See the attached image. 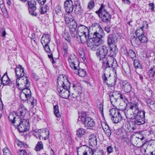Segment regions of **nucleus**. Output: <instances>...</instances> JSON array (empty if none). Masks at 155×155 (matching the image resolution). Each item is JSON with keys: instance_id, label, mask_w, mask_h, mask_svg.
<instances>
[{"instance_id": "1", "label": "nucleus", "mask_w": 155, "mask_h": 155, "mask_svg": "<svg viewBox=\"0 0 155 155\" xmlns=\"http://www.w3.org/2000/svg\"><path fill=\"white\" fill-rule=\"evenodd\" d=\"M24 70V68L20 65L16 66L15 69L17 78L16 83L18 87H19L21 84V85L24 84L26 85V87L29 86L30 83L28 78L26 77H24L25 74Z\"/></svg>"}, {"instance_id": "2", "label": "nucleus", "mask_w": 155, "mask_h": 155, "mask_svg": "<svg viewBox=\"0 0 155 155\" xmlns=\"http://www.w3.org/2000/svg\"><path fill=\"white\" fill-rule=\"evenodd\" d=\"M124 113L123 110L112 108L110 110L109 114L113 122L114 123H118L122 119V114Z\"/></svg>"}, {"instance_id": "3", "label": "nucleus", "mask_w": 155, "mask_h": 155, "mask_svg": "<svg viewBox=\"0 0 155 155\" xmlns=\"http://www.w3.org/2000/svg\"><path fill=\"white\" fill-rule=\"evenodd\" d=\"M138 106L139 104L137 103H129L128 104L129 109L127 110V112L126 110L123 111V113H124L127 118L130 119L132 118L133 115L134 117L139 108Z\"/></svg>"}, {"instance_id": "4", "label": "nucleus", "mask_w": 155, "mask_h": 155, "mask_svg": "<svg viewBox=\"0 0 155 155\" xmlns=\"http://www.w3.org/2000/svg\"><path fill=\"white\" fill-rule=\"evenodd\" d=\"M57 90H60L63 88L69 87L71 84L66 76L61 74L58 76L57 79Z\"/></svg>"}, {"instance_id": "5", "label": "nucleus", "mask_w": 155, "mask_h": 155, "mask_svg": "<svg viewBox=\"0 0 155 155\" xmlns=\"http://www.w3.org/2000/svg\"><path fill=\"white\" fill-rule=\"evenodd\" d=\"M145 112L144 110H139L138 108L134 117L135 124L140 125L145 123Z\"/></svg>"}, {"instance_id": "6", "label": "nucleus", "mask_w": 155, "mask_h": 155, "mask_svg": "<svg viewBox=\"0 0 155 155\" xmlns=\"http://www.w3.org/2000/svg\"><path fill=\"white\" fill-rule=\"evenodd\" d=\"M26 85H20L18 88L22 90L20 94V98L22 100L26 101L29 100L31 98V92L29 88V86L26 87Z\"/></svg>"}, {"instance_id": "7", "label": "nucleus", "mask_w": 155, "mask_h": 155, "mask_svg": "<svg viewBox=\"0 0 155 155\" xmlns=\"http://www.w3.org/2000/svg\"><path fill=\"white\" fill-rule=\"evenodd\" d=\"M109 47L106 45L101 46L99 48H97L96 55L99 58L100 60L105 58L108 54Z\"/></svg>"}, {"instance_id": "8", "label": "nucleus", "mask_w": 155, "mask_h": 155, "mask_svg": "<svg viewBox=\"0 0 155 155\" xmlns=\"http://www.w3.org/2000/svg\"><path fill=\"white\" fill-rule=\"evenodd\" d=\"M29 120L28 119H23L19 122H18L16 124L17 125L18 129L19 131L21 132L27 131L29 128Z\"/></svg>"}, {"instance_id": "9", "label": "nucleus", "mask_w": 155, "mask_h": 155, "mask_svg": "<svg viewBox=\"0 0 155 155\" xmlns=\"http://www.w3.org/2000/svg\"><path fill=\"white\" fill-rule=\"evenodd\" d=\"M101 41L96 40L94 38H91L87 40V45L88 47L91 48L92 50H95L97 49V47L100 45L99 43H101Z\"/></svg>"}, {"instance_id": "10", "label": "nucleus", "mask_w": 155, "mask_h": 155, "mask_svg": "<svg viewBox=\"0 0 155 155\" xmlns=\"http://www.w3.org/2000/svg\"><path fill=\"white\" fill-rule=\"evenodd\" d=\"M9 120L13 125L16 124L21 120V118L17 113L12 112L10 113L8 116Z\"/></svg>"}, {"instance_id": "11", "label": "nucleus", "mask_w": 155, "mask_h": 155, "mask_svg": "<svg viewBox=\"0 0 155 155\" xmlns=\"http://www.w3.org/2000/svg\"><path fill=\"white\" fill-rule=\"evenodd\" d=\"M28 4L29 6L28 10L29 13L32 16H36L37 14L35 12L36 7V2L34 0H31L28 2Z\"/></svg>"}, {"instance_id": "12", "label": "nucleus", "mask_w": 155, "mask_h": 155, "mask_svg": "<svg viewBox=\"0 0 155 155\" xmlns=\"http://www.w3.org/2000/svg\"><path fill=\"white\" fill-rule=\"evenodd\" d=\"M85 119L86 120L82 123V124L84 125V127L85 128L89 129L94 127L95 122L93 119L88 117Z\"/></svg>"}, {"instance_id": "13", "label": "nucleus", "mask_w": 155, "mask_h": 155, "mask_svg": "<svg viewBox=\"0 0 155 155\" xmlns=\"http://www.w3.org/2000/svg\"><path fill=\"white\" fill-rule=\"evenodd\" d=\"M101 18L102 21L105 23H110L111 15L105 9H104L101 14Z\"/></svg>"}, {"instance_id": "14", "label": "nucleus", "mask_w": 155, "mask_h": 155, "mask_svg": "<svg viewBox=\"0 0 155 155\" xmlns=\"http://www.w3.org/2000/svg\"><path fill=\"white\" fill-rule=\"evenodd\" d=\"M38 137L39 139L46 140L48 138L49 135V132L46 129H40L38 130Z\"/></svg>"}, {"instance_id": "15", "label": "nucleus", "mask_w": 155, "mask_h": 155, "mask_svg": "<svg viewBox=\"0 0 155 155\" xmlns=\"http://www.w3.org/2000/svg\"><path fill=\"white\" fill-rule=\"evenodd\" d=\"M107 76L106 74L105 73H104V74L102 76V78L103 79L104 83H106L107 86L108 87H113L115 85V83L117 81V78H114L111 79L110 80H109L108 82H107Z\"/></svg>"}, {"instance_id": "16", "label": "nucleus", "mask_w": 155, "mask_h": 155, "mask_svg": "<svg viewBox=\"0 0 155 155\" xmlns=\"http://www.w3.org/2000/svg\"><path fill=\"white\" fill-rule=\"evenodd\" d=\"M69 87H67L63 88V89H61V90H57L59 93L60 96L63 98L67 99L70 95V92L69 91Z\"/></svg>"}, {"instance_id": "17", "label": "nucleus", "mask_w": 155, "mask_h": 155, "mask_svg": "<svg viewBox=\"0 0 155 155\" xmlns=\"http://www.w3.org/2000/svg\"><path fill=\"white\" fill-rule=\"evenodd\" d=\"M114 59V58L113 57H106L101 60L102 61V62L103 64H106V67L104 69V72L108 68H111V66L112 64L113 60Z\"/></svg>"}, {"instance_id": "18", "label": "nucleus", "mask_w": 155, "mask_h": 155, "mask_svg": "<svg viewBox=\"0 0 155 155\" xmlns=\"http://www.w3.org/2000/svg\"><path fill=\"white\" fill-rule=\"evenodd\" d=\"M74 5L72 1H66L64 2V8L65 11L68 13L71 12L74 9Z\"/></svg>"}, {"instance_id": "19", "label": "nucleus", "mask_w": 155, "mask_h": 155, "mask_svg": "<svg viewBox=\"0 0 155 155\" xmlns=\"http://www.w3.org/2000/svg\"><path fill=\"white\" fill-rule=\"evenodd\" d=\"M5 73L1 78L3 82V84L5 86L9 85L10 86L14 87L15 81H11L7 74Z\"/></svg>"}, {"instance_id": "20", "label": "nucleus", "mask_w": 155, "mask_h": 155, "mask_svg": "<svg viewBox=\"0 0 155 155\" xmlns=\"http://www.w3.org/2000/svg\"><path fill=\"white\" fill-rule=\"evenodd\" d=\"M147 78L151 81H154L155 80V66H151L150 69L147 72Z\"/></svg>"}, {"instance_id": "21", "label": "nucleus", "mask_w": 155, "mask_h": 155, "mask_svg": "<svg viewBox=\"0 0 155 155\" xmlns=\"http://www.w3.org/2000/svg\"><path fill=\"white\" fill-rule=\"evenodd\" d=\"M104 35L103 33V30L102 29V31H100L99 30H96V31L94 33L93 38L96 39V40L101 41V42L99 43L100 45L102 44L104 42V41L102 40L101 38L103 37Z\"/></svg>"}, {"instance_id": "22", "label": "nucleus", "mask_w": 155, "mask_h": 155, "mask_svg": "<svg viewBox=\"0 0 155 155\" xmlns=\"http://www.w3.org/2000/svg\"><path fill=\"white\" fill-rule=\"evenodd\" d=\"M89 30L87 27L84 25H81L77 27V32L78 35L82 34H88Z\"/></svg>"}, {"instance_id": "23", "label": "nucleus", "mask_w": 155, "mask_h": 155, "mask_svg": "<svg viewBox=\"0 0 155 155\" xmlns=\"http://www.w3.org/2000/svg\"><path fill=\"white\" fill-rule=\"evenodd\" d=\"M121 87L124 91L127 93L130 92L132 89L131 85L127 81H124L122 82Z\"/></svg>"}, {"instance_id": "24", "label": "nucleus", "mask_w": 155, "mask_h": 155, "mask_svg": "<svg viewBox=\"0 0 155 155\" xmlns=\"http://www.w3.org/2000/svg\"><path fill=\"white\" fill-rule=\"evenodd\" d=\"M120 92L119 91H114L113 94L110 95V101L111 103L115 102L117 101V100L119 98L120 94Z\"/></svg>"}, {"instance_id": "25", "label": "nucleus", "mask_w": 155, "mask_h": 155, "mask_svg": "<svg viewBox=\"0 0 155 155\" xmlns=\"http://www.w3.org/2000/svg\"><path fill=\"white\" fill-rule=\"evenodd\" d=\"M117 38L114 35H109L107 40L108 46L110 47L112 45L114 47L115 46L114 44L117 42Z\"/></svg>"}, {"instance_id": "26", "label": "nucleus", "mask_w": 155, "mask_h": 155, "mask_svg": "<svg viewBox=\"0 0 155 155\" xmlns=\"http://www.w3.org/2000/svg\"><path fill=\"white\" fill-rule=\"evenodd\" d=\"M50 40L51 38L49 35L44 34L42 37L41 41L43 45H46L50 43Z\"/></svg>"}, {"instance_id": "27", "label": "nucleus", "mask_w": 155, "mask_h": 155, "mask_svg": "<svg viewBox=\"0 0 155 155\" xmlns=\"http://www.w3.org/2000/svg\"><path fill=\"white\" fill-rule=\"evenodd\" d=\"M118 52V49L116 46H114L113 48L112 47H109V50L108 55V57H113L115 56Z\"/></svg>"}, {"instance_id": "28", "label": "nucleus", "mask_w": 155, "mask_h": 155, "mask_svg": "<svg viewBox=\"0 0 155 155\" xmlns=\"http://www.w3.org/2000/svg\"><path fill=\"white\" fill-rule=\"evenodd\" d=\"M145 101L147 106L155 112V102L150 98L146 99Z\"/></svg>"}, {"instance_id": "29", "label": "nucleus", "mask_w": 155, "mask_h": 155, "mask_svg": "<svg viewBox=\"0 0 155 155\" xmlns=\"http://www.w3.org/2000/svg\"><path fill=\"white\" fill-rule=\"evenodd\" d=\"M88 149L90 153L92 152L91 155H104V152L102 150L92 149L88 147H87V149Z\"/></svg>"}, {"instance_id": "30", "label": "nucleus", "mask_w": 155, "mask_h": 155, "mask_svg": "<svg viewBox=\"0 0 155 155\" xmlns=\"http://www.w3.org/2000/svg\"><path fill=\"white\" fill-rule=\"evenodd\" d=\"M89 143L91 146H95L97 145V139L96 136L92 135L89 137Z\"/></svg>"}, {"instance_id": "31", "label": "nucleus", "mask_w": 155, "mask_h": 155, "mask_svg": "<svg viewBox=\"0 0 155 155\" xmlns=\"http://www.w3.org/2000/svg\"><path fill=\"white\" fill-rule=\"evenodd\" d=\"M68 61L70 63V66L72 69L74 70H77L78 69L77 67L78 66V62L77 61H74L72 60V57H70Z\"/></svg>"}, {"instance_id": "32", "label": "nucleus", "mask_w": 155, "mask_h": 155, "mask_svg": "<svg viewBox=\"0 0 155 155\" xmlns=\"http://www.w3.org/2000/svg\"><path fill=\"white\" fill-rule=\"evenodd\" d=\"M77 27V24L76 21H72L69 25L70 31L72 33L76 31Z\"/></svg>"}, {"instance_id": "33", "label": "nucleus", "mask_w": 155, "mask_h": 155, "mask_svg": "<svg viewBox=\"0 0 155 155\" xmlns=\"http://www.w3.org/2000/svg\"><path fill=\"white\" fill-rule=\"evenodd\" d=\"M126 130L127 131L132 132L135 129L133 124H131L130 123H127L125 126Z\"/></svg>"}, {"instance_id": "34", "label": "nucleus", "mask_w": 155, "mask_h": 155, "mask_svg": "<svg viewBox=\"0 0 155 155\" xmlns=\"http://www.w3.org/2000/svg\"><path fill=\"white\" fill-rule=\"evenodd\" d=\"M89 33L88 34H84L81 35H78L80 38L81 41L82 43H84L86 42L89 37Z\"/></svg>"}, {"instance_id": "35", "label": "nucleus", "mask_w": 155, "mask_h": 155, "mask_svg": "<svg viewBox=\"0 0 155 155\" xmlns=\"http://www.w3.org/2000/svg\"><path fill=\"white\" fill-rule=\"evenodd\" d=\"M62 48L64 53V57H66L68 54V46L66 42H64L63 43Z\"/></svg>"}, {"instance_id": "36", "label": "nucleus", "mask_w": 155, "mask_h": 155, "mask_svg": "<svg viewBox=\"0 0 155 155\" xmlns=\"http://www.w3.org/2000/svg\"><path fill=\"white\" fill-rule=\"evenodd\" d=\"M56 14L59 16V18H61L63 15V14L61 10V7L59 6H57L55 8Z\"/></svg>"}, {"instance_id": "37", "label": "nucleus", "mask_w": 155, "mask_h": 155, "mask_svg": "<svg viewBox=\"0 0 155 155\" xmlns=\"http://www.w3.org/2000/svg\"><path fill=\"white\" fill-rule=\"evenodd\" d=\"M142 148L141 149V152L143 153L144 155H150V152L147 149V147H144L143 144H142Z\"/></svg>"}, {"instance_id": "38", "label": "nucleus", "mask_w": 155, "mask_h": 155, "mask_svg": "<svg viewBox=\"0 0 155 155\" xmlns=\"http://www.w3.org/2000/svg\"><path fill=\"white\" fill-rule=\"evenodd\" d=\"M135 34L137 38L141 36L142 35H143V29L142 28H140V27L138 28L136 31Z\"/></svg>"}, {"instance_id": "39", "label": "nucleus", "mask_w": 155, "mask_h": 155, "mask_svg": "<svg viewBox=\"0 0 155 155\" xmlns=\"http://www.w3.org/2000/svg\"><path fill=\"white\" fill-rule=\"evenodd\" d=\"M81 117H79L78 119V120L79 121H81V123L83 122L87 118L86 112L84 111H82L81 113Z\"/></svg>"}, {"instance_id": "40", "label": "nucleus", "mask_w": 155, "mask_h": 155, "mask_svg": "<svg viewBox=\"0 0 155 155\" xmlns=\"http://www.w3.org/2000/svg\"><path fill=\"white\" fill-rule=\"evenodd\" d=\"M85 133V130L83 128H80L77 130L76 134L78 137H80L84 135Z\"/></svg>"}, {"instance_id": "41", "label": "nucleus", "mask_w": 155, "mask_h": 155, "mask_svg": "<svg viewBox=\"0 0 155 155\" xmlns=\"http://www.w3.org/2000/svg\"><path fill=\"white\" fill-rule=\"evenodd\" d=\"M83 10L81 5L74 8V12L77 15L81 14Z\"/></svg>"}, {"instance_id": "42", "label": "nucleus", "mask_w": 155, "mask_h": 155, "mask_svg": "<svg viewBox=\"0 0 155 155\" xmlns=\"http://www.w3.org/2000/svg\"><path fill=\"white\" fill-rule=\"evenodd\" d=\"M134 67L136 69L139 68L142 69V65L139 63V61L137 60H134Z\"/></svg>"}, {"instance_id": "43", "label": "nucleus", "mask_w": 155, "mask_h": 155, "mask_svg": "<svg viewBox=\"0 0 155 155\" xmlns=\"http://www.w3.org/2000/svg\"><path fill=\"white\" fill-rule=\"evenodd\" d=\"M139 41L142 43H145L148 41L147 37L144 34L138 38Z\"/></svg>"}, {"instance_id": "44", "label": "nucleus", "mask_w": 155, "mask_h": 155, "mask_svg": "<svg viewBox=\"0 0 155 155\" xmlns=\"http://www.w3.org/2000/svg\"><path fill=\"white\" fill-rule=\"evenodd\" d=\"M54 113L56 116L58 117H59L60 116V115L59 113V110L58 109V105H56L54 106Z\"/></svg>"}, {"instance_id": "45", "label": "nucleus", "mask_w": 155, "mask_h": 155, "mask_svg": "<svg viewBox=\"0 0 155 155\" xmlns=\"http://www.w3.org/2000/svg\"><path fill=\"white\" fill-rule=\"evenodd\" d=\"M77 70V74L80 76L84 77L86 75V72L84 70L78 69Z\"/></svg>"}, {"instance_id": "46", "label": "nucleus", "mask_w": 155, "mask_h": 155, "mask_svg": "<svg viewBox=\"0 0 155 155\" xmlns=\"http://www.w3.org/2000/svg\"><path fill=\"white\" fill-rule=\"evenodd\" d=\"M43 144L41 141H40L38 142L37 145L35 147V150L37 151H39L40 150L43 148Z\"/></svg>"}, {"instance_id": "47", "label": "nucleus", "mask_w": 155, "mask_h": 155, "mask_svg": "<svg viewBox=\"0 0 155 155\" xmlns=\"http://www.w3.org/2000/svg\"><path fill=\"white\" fill-rule=\"evenodd\" d=\"M91 26L93 28H95L96 30H99L101 31H102V29L101 25L97 23H96L92 24Z\"/></svg>"}, {"instance_id": "48", "label": "nucleus", "mask_w": 155, "mask_h": 155, "mask_svg": "<svg viewBox=\"0 0 155 155\" xmlns=\"http://www.w3.org/2000/svg\"><path fill=\"white\" fill-rule=\"evenodd\" d=\"M133 59H134L136 57V55L132 49H130L128 51V56Z\"/></svg>"}, {"instance_id": "49", "label": "nucleus", "mask_w": 155, "mask_h": 155, "mask_svg": "<svg viewBox=\"0 0 155 155\" xmlns=\"http://www.w3.org/2000/svg\"><path fill=\"white\" fill-rule=\"evenodd\" d=\"M64 18L65 21L67 24H68L69 20H71V21L73 20V18L71 17L70 14L69 13L66 14L64 15Z\"/></svg>"}, {"instance_id": "50", "label": "nucleus", "mask_w": 155, "mask_h": 155, "mask_svg": "<svg viewBox=\"0 0 155 155\" xmlns=\"http://www.w3.org/2000/svg\"><path fill=\"white\" fill-rule=\"evenodd\" d=\"M3 155H12L9 149L6 147L4 148L3 150Z\"/></svg>"}, {"instance_id": "51", "label": "nucleus", "mask_w": 155, "mask_h": 155, "mask_svg": "<svg viewBox=\"0 0 155 155\" xmlns=\"http://www.w3.org/2000/svg\"><path fill=\"white\" fill-rule=\"evenodd\" d=\"M104 6L103 4H102L101 7L100 8L99 10L96 12V13L98 15L100 18L101 16V15L102 12L103 11L104 9Z\"/></svg>"}, {"instance_id": "52", "label": "nucleus", "mask_w": 155, "mask_h": 155, "mask_svg": "<svg viewBox=\"0 0 155 155\" xmlns=\"http://www.w3.org/2000/svg\"><path fill=\"white\" fill-rule=\"evenodd\" d=\"M94 6V0H91L89 2L87 6V7L89 9L92 8Z\"/></svg>"}, {"instance_id": "53", "label": "nucleus", "mask_w": 155, "mask_h": 155, "mask_svg": "<svg viewBox=\"0 0 155 155\" xmlns=\"http://www.w3.org/2000/svg\"><path fill=\"white\" fill-rule=\"evenodd\" d=\"M48 6H46V7L45 6L44 7H41L40 9V12L41 14H44L46 13L47 12V10L48 9Z\"/></svg>"}, {"instance_id": "54", "label": "nucleus", "mask_w": 155, "mask_h": 155, "mask_svg": "<svg viewBox=\"0 0 155 155\" xmlns=\"http://www.w3.org/2000/svg\"><path fill=\"white\" fill-rule=\"evenodd\" d=\"M63 37L64 38L68 41V42H69L71 41V37L67 33H65L63 35Z\"/></svg>"}, {"instance_id": "55", "label": "nucleus", "mask_w": 155, "mask_h": 155, "mask_svg": "<svg viewBox=\"0 0 155 155\" xmlns=\"http://www.w3.org/2000/svg\"><path fill=\"white\" fill-rule=\"evenodd\" d=\"M19 114L21 116H24L27 112V111L25 108H22L19 111Z\"/></svg>"}, {"instance_id": "56", "label": "nucleus", "mask_w": 155, "mask_h": 155, "mask_svg": "<svg viewBox=\"0 0 155 155\" xmlns=\"http://www.w3.org/2000/svg\"><path fill=\"white\" fill-rule=\"evenodd\" d=\"M107 130H104L105 134L108 137H110L111 135V132L109 126H107Z\"/></svg>"}, {"instance_id": "57", "label": "nucleus", "mask_w": 155, "mask_h": 155, "mask_svg": "<svg viewBox=\"0 0 155 155\" xmlns=\"http://www.w3.org/2000/svg\"><path fill=\"white\" fill-rule=\"evenodd\" d=\"M28 101L31 102V104L32 106L35 105L36 104V100L33 97L31 96V98H30L29 100H28Z\"/></svg>"}, {"instance_id": "58", "label": "nucleus", "mask_w": 155, "mask_h": 155, "mask_svg": "<svg viewBox=\"0 0 155 155\" xmlns=\"http://www.w3.org/2000/svg\"><path fill=\"white\" fill-rule=\"evenodd\" d=\"M98 108L100 111L103 116H104L103 113V105L102 104H100L98 105Z\"/></svg>"}, {"instance_id": "59", "label": "nucleus", "mask_w": 155, "mask_h": 155, "mask_svg": "<svg viewBox=\"0 0 155 155\" xmlns=\"http://www.w3.org/2000/svg\"><path fill=\"white\" fill-rule=\"evenodd\" d=\"M111 26L107 25L105 27L104 30L107 33H109L110 31V28Z\"/></svg>"}, {"instance_id": "60", "label": "nucleus", "mask_w": 155, "mask_h": 155, "mask_svg": "<svg viewBox=\"0 0 155 155\" xmlns=\"http://www.w3.org/2000/svg\"><path fill=\"white\" fill-rule=\"evenodd\" d=\"M44 48L46 52L47 53H50L51 52V50L49 48V46L48 45H43Z\"/></svg>"}, {"instance_id": "61", "label": "nucleus", "mask_w": 155, "mask_h": 155, "mask_svg": "<svg viewBox=\"0 0 155 155\" xmlns=\"http://www.w3.org/2000/svg\"><path fill=\"white\" fill-rule=\"evenodd\" d=\"M148 27V23L146 21H143V25L142 27H140L142 28L143 29V28H145V29L147 28Z\"/></svg>"}, {"instance_id": "62", "label": "nucleus", "mask_w": 155, "mask_h": 155, "mask_svg": "<svg viewBox=\"0 0 155 155\" xmlns=\"http://www.w3.org/2000/svg\"><path fill=\"white\" fill-rule=\"evenodd\" d=\"M117 66V61L115 59H114L113 60L112 64L111 65V67H112L113 68H115Z\"/></svg>"}, {"instance_id": "63", "label": "nucleus", "mask_w": 155, "mask_h": 155, "mask_svg": "<svg viewBox=\"0 0 155 155\" xmlns=\"http://www.w3.org/2000/svg\"><path fill=\"white\" fill-rule=\"evenodd\" d=\"M48 56L49 58H51V61L52 63L54 64L55 62L54 61V58H53V54L52 53H51L50 54H48Z\"/></svg>"}, {"instance_id": "64", "label": "nucleus", "mask_w": 155, "mask_h": 155, "mask_svg": "<svg viewBox=\"0 0 155 155\" xmlns=\"http://www.w3.org/2000/svg\"><path fill=\"white\" fill-rule=\"evenodd\" d=\"M153 144L151 143L150 142L147 141L146 143L143 144V145L144 147H151L152 146Z\"/></svg>"}]
</instances>
